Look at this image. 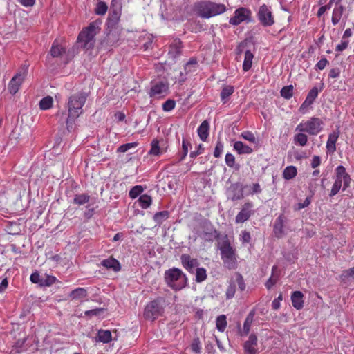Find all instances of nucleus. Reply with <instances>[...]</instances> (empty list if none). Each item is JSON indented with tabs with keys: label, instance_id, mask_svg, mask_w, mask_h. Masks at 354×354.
<instances>
[{
	"label": "nucleus",
	"instance_id": "f257e3e1",
	"mask_svg": "<svg viewBox=\"0 0 354 354\" xmlns=\"http://www.w3.org/2000/svg\"><path fill=\"white\" fill-rule=\"evenodd\" d=\"M226 10L227 8L224 4L210 1L196 2L193 6V12L203 19H209L221 15Z\"/></svg>",
	"mask_w": 354,
	"mask_h": 354
},
{
	"label": "nucleus",
	"instance_id": "f03ea898",
	"mask_svg": "<svg viewBox=\"0 0 354 354\" xmlns=\"http://www.w3.org/2000/svg\"><path fill=\"white\" fill-rule=\"evenodd\" d=\"M87 99V94L84 92H77L71 94L68 99L66 108L68 109V118L66 124L68 125L71 121H74L82 113V107Z\"/></svg>",
	"mask_w": 354,
	"mask_h": 354
},
{
	"label": "nucleus",
	"instance_id": "7ed1b4c3",
	"mask_svg": "<svg viewBox=\"0 0 354 354\" xmlns=\"http://www.w3.org/2000/svg\"><path fill=\"white\" fill-rule=\"evenodd\" d=\"M165 280L168 286L175 290H180L187 286V279L183 271L176 268L166 270Z\"/></svg>",
	"mask_w": 354,
	"mask_h": 354
},
{
	"label": "nucleus",
	"instance_id": "20e7f679",
	"mask_svg": "<svg viewBox=\"0 0 354 354\" xmlns=\"http://www.w3.org/2000/svg\"><path fill=\"white\" fill-rule=\"evenodd\" d=\"M218 248L221 251V257L225 267L231 270L235 269L236 266V257L235 249L231 246L227 236L218 243Z\"/></svg>",
	"mask_w": 354,
	"mask_h": 354
},
{
	"label": "nucleus",
	"instance_id": "39448f33",
	"mask_svg": "<svg viewBox=\"0 0 354 354\" xmlns=\"http://www.w3.org/2000/svg\"><path fill=\"white\" fill-rule=\"evenodd\" d=\"M100 21H93L79 34L77 39L82 44L83 48L89 49L94 46L95 37L100 30Z\"/></svg>",
	"mask_w": 354,
	"mask_h": 354
},
{
	"label": "nucleus",
	"instance_id": "423d86ee",
	"mask_svg": "<svg viewBox=\"0 0 354 354\" xmlns=\"http://www.w3.org/2000/svg\"><path fill=\"white\" fill-rule=\"evenodd\" d=\"M351 178L342 165H339L335 169V180L333 185L330 196H334L340 190L343 183L342 190H346L350 186Z\"/></svg>",
	"mask_w": 354,
	"mask_h": 354
},
{
	"label": "nucleus",
	"instance_id": "0eeeda50",
	"mask_svg": "<svg viewBox=\"0 0 354 354\" xmlns=\"http://www.w3.org/2000/svg\"><path fill=\"white\" fill-rule=\"evenodd\" d=\"M324 122L317 117L302 120L295 128V131H304L310 136H317L323 129Z\"/></svg>",
	"mask_w": 354,
	"mask_h": 354
},
{
	"label": "nucleus",
	"instance_id": "6e6552de",
	"mask_svg": "<svg viewBox=\"0 0 354 354\" xmlns=\"http://www.w3.org/2000/svg\"><path fill=\"white\" fill-rule=\"evenodd\" d=\"M165 303V301L162 297H158L149 302L145 308V318L149 320H154L160 316L164 311Z\"/></svg>",
	"mask_w": 354,
	"mask_h": 354
},
{
	"label": "nucleus",
	"instance_id": "1a4fd4ad",
	"mask_svg": "<svg viewBox=\"0 0 354 354\" xmlns=\"http://www.w3.org/2000/svg\"><path fill=\"white\" fill-rule=\"evenodd\" d=\"M252 11L245 7H240L236 9L233 16L230 19L229 24L232 26H238L241 23L248 24L252 21Z\"/></svg>",
	"mask_w": 354,
	"mask_h": 354
},
{
	"label": "nucleus",
	"instance_id": "9d476101",
	"mask_svg": "<svg viewBox=\"0 0 354 354\" xmlns=\"http://www.w3.org/2000/svg\"><path fill=\"white\" fill-rule=\"evenodd\" d=\"M27 74L28 66L23 65L8 84V89L11 94L15 95L19 91L20 86L26 77Z\"/></svg>",
	"mask_w": 354,
	"mask_h": 354
},
{
	"label": "nucleus",
	"instance_id": "9b49d317",
	"mask_svg": "<svg viewBox=\"0 0 354 354\" xmlns=\"http://www.w3.org/2000/svg\"><path fill=\"white\" fill-rule=\"evenodd\" d=\"M257 15L260 23L265 27L271 26L274 24V18L271 8L266 4L259 7Z\"/></svg>",
	"mask_w": 354,
	"mask_h": 354
},
{
	"label": "nucleus",
	"instance_id": "f8f14e48",
	"mask_svg": "<svg viewBox=\"0 0 354 354\" xmlns=\"http://www.w3.org/2000/svg\"><path fill=\"white\" fill-rule=\"evenodd\" d=\"M108 32L104 39L101 42V45L105 49H109L110 48L117 45L120 39V30L118 28H108Z\"/></svg>",
	"mask_w": 354,
	"mask_h": 354
},
{
	"label": "nucleus",
	"instance_id": "ddd939ff",
	"mask_svg": "<svg viewBox=\"0 0 354 354\" xmlns=\"http://www.w3.org/2000/svg\"><path fill=\"white\" fill-rule=\"evenodd\" d=\"M203 230L198 233V235L205 241L212 242L218 239L219 233L210 222H205L203 224Z\"/></svg>",
	"mask_w": 354,
	"mask_h": 354
},
{
	"label": "nucleus",
	"instance_id": "4468645a",
	"mask_svg": "<svg viewBox=\"0 0 354 354\" xmlns=\"http://www.w3.org/2000/svg\"><path fill=\"white\" fill-rule=\"evenodd\" d=\"M243 187L241 183H236L232 184L226 191V195L228 199L232 201H238L243 198V189L248 187Z\"/></svg>",
	"mask_w": 354,
	"mask_h": 354
},
{
	"label": "nucleus",
	"instance_id": "2eb2a0df",
	"mask_svg": "<svg viewBox=\"0 0 354 354\" xmlns=\"http://www.w3.org/2000/svg\"><path fill=\"white\" fill-rule=\"evenodd\" d=\"M342 0H337L335 7L333 10L331 22L333 25H337L344 17L345 19H347L348 14H345L346 7L341 3Z\"/></svg>",
	"mask_w": 354,
	"mask_h": 354
},
{
	"label": "nucleus",
	"instance_id": "dca6fc26",
	"mask_svg": "<svg viewBox=\"0 0 354 354\" xmlns=\"http://www.w3.org/2000/svg\"><path fill=\"white\" fill-rule=\"evenodd\" d=\"M169 92V84L162 81L152 83L150 91V97L165 96Z\"/></svg>",
	"mask_w": 354,
	"mask_h": 354
},
{
	"label": "nucleus",
	"instance_id": "f3484780",
	"mask_svg": "<svg viewBox=\"0 0 354 354\" xmlns=\"http://www.w3.org/2000/svg\"><path fill=\"white\" fill-rule=\"evenodd\" d=\"M252 203H245L242 206L241 211L237 214L235 218L236 223H242L248 221L252 215Z\"/></svg>",
	"mask_w": 354,
	"mask_h": 354
},
{
	"label": "nucleus",
	"instance_id": "a211bd4d",
	"mask_svg": "<svg viewBox=\"0 0 354 354\" xmlns=\"http://www.w3.org/2000/svg\"><path fill=\"white\" fill-rule=\"evenodd\" d=\"M180 261L184 268L190 273H193L194 269L199 265L198 261L196 259L192 258L190 255L187 254H183L180 256Z\"/></svg>",
	"mask_w": 354,
	"mask_h": 354
},
{
	"label": "nucleus",
	"instance_id": "6ab92c4d",
	"mask_svg": "<svg viewBox=\"0 0 354 354\" xmlns=\"http://www.w3.org/2000/svg\"><path fill=\"white\" fill-rule=\"evenodd\" d=\"M257 337L254 334H251L248 339L243 344L245 354H257Z\"/></svg>",
	"mask_w": 354,
	"mask_h": 354
},
{
	"label": "nucleus",
	"instance_id": "aec40b11",
	"mask_svg": "<svg viewBox=\"0 0 354 354\" xmlns=\"http://www.w3.org/2000/svg\"><path fill=\"white\" fill-rule=\"evenodd\" d=\"M286 221V217L283 214H281L276 219L274 226H273V232L274 236L279 239L283 237L286 232L284 230V223Z\"/></svg>",
	"mask_w": 354,
	"mask_h": 354
},
{
	"label": "nucleus",
	"instance_id": "412c9836",
	"mask_svg": "<svg viewBox=\"0 0 354 354\" xmlns=\"http://www.w3.org/2000/svg\"><path fill=\"white\" fill-rule=\"evenodd\" d=\"M121 12L122 10H120L119 7H118L117 9H114L113 10H111V12L106 21L108 28H118V24L120 19Z\"/></svg>",
	"mask_w": 354,
	"mask_h": 354
},
{
	"label": "nucleus",
	"instance_id": "4be33fe9",
	"mask_svg": "<svg viewBox=\"0 0 354 354\" xmlns=\"http://www.w3.org/2000/svg\"><path fill=\"white\" fill-rule=\"evenodd\" d=\"M339 132L333 131L328 135V140L326 142L327 153L333 154L336 151V142L339 138Z\"/></svg>",
	"mask_w": 354,
	"mask_h": 354
},
{
	"label": "nucleus",
	"instance_id": "5701e85b",
	"mask_svg": "<svg viewBox=\"0 0 354 354\" xmlns=\"http://www.w3.org/2000/svg\"><path fill=\"white\" fill-rule=\"evenodd\" d=\"M101 265L107 270H111L114 272H118L121 269L120 262L113 257L102 260L101 261Z\"/></svg>",
	"mask_w": 354,
	"mask_h": 354
},
{
	"label": "nucleus",
	"instance_id": "b1692460",
	"mask_svg": "<svg viewBox=\"0 0 354 354\" xmlns=\"http://www.w3.org/2000/svg\"><path fill=\"white\" fill-rule=\"evenodd\" d=\"M319 93V90L317 87H313L308 93V95L305 100V101L302 103L300 106V111L307 108L310 106L317 98Z\"/></svg>",
	"mask_w": 354,
	"mask_h": 354
},
{
	"label": "nucleus",
	"instance_id": "393cba45",
	"mask_svg": "<svg viewBox=\"0 0 354 354\" xmlns=\"http://www.w3.org/2000/svg\"><path fill=\"white\" fill-rule=\"evenodd\" d=\"M304 295L300 291H295L291 295V301L293 307L297 310H300L304 306Z\"/></svg>",
	"mask_w": 354,
	"mask_h": 354
},
{
	"label": "nucleus",
	"instance_id": "a878e982",
	"mask_svg": "<svg viewBox=\"0 0 354 354\" xmlns=\"http://www.w3.org/2000/svg\"><path fill=\"white\" fill-rule=\"evenodd\" d=\"M254 311H251L247 315L243 326V330H240L239 333L241 336L248 335L250 330V327L254 321Z\"/></svg>",
	"mask_w": 354,
	"mask_h": 354
},
{
	"label": "nucleus",
	"instance_id": "bb28decb",
	"mask_svg": "<svg viewBox=\"0 0 354 354\" xmlns=\"http://www.w3.org/2000/svg\"><path fill=\"white\" fill-rule=\"evenodd\" d=\"M66 50L64 46L60 45L59 44V41L57 40L54 41V42L52 44L50 54L53 57H61L64 53H65Z\"/></svg>",
	"mask_w": 354,
	"mask_h": 354
},
{
	"label": "nucleus",
	"instance_id": "cd10ccee",
	"mask_svg": "<svg viewBox=\"0 0 354 354\" xmlns=\"http://www.w3.org/2000/svg\"><path fill=\"white\" fill-rule=\"evenodd\" d=\"M209 125L207 120H204L198 127L197 131L201 140L205 141L209 136Z\"/></svg>",
	"mask_w": 354,
	"mask_h": 354
},
{
	"label": "nucleus",
	"instance_id": "c85d7f7f",
	"mask_svg": "<svg viewBox=\"0 0 354 354\" xmlns=\"http://www.w3.org/2000/svg\"><path fill=\"white\" fill-rule=\"evenodd\" d=\"M112 340V335L109 330H100L97 332V336L95 339L97 342L108 344Z\"/></svg>",
	"mask_w": 354,
	"mask_h": 354
},
{
	"label": "nucleus",
	"instance_id": "c756f323",
	"mask_svg": "<svg viewBox=\"0 0 354 354\" xmlns=\"http://www.w3.org/2000/svg\"><path fill=\"white\" fill-rule=\"evenodd\" d=\"M233 147L234 150H236L239 154H250L253 151L250 147L245 145L241 141H236L234 143Z\"/></svg>",
	"mask_w": 354,
	"mask_h": 354
},
{
	"label": "nucleus",
	"instance_id": "7c9ffc66",
	"mask_svg": "<svg viewBox=\"0 0 354 354\" xmlns=\"http://www.w3.org/2000/svg\"><path fill=\"white\" fill-rule=\"evenodd\" d=\"M88 295L87 290L84 288H77L72 290L68 297L72 299H80L86 297Z\"/></svg>",
	"mask_w": 354,
	"mask_h": 354
},
{
	"label": "nucleus",
	"instance_id": "2f4dec72",
	"mask_svg": "<svg viewBox=\"0 0 354 354\" xmlns=\"http://www.w3.org/2000/svg\"><path fill=\"white\" fill-rule=\"evenodd\" d=\"M298 133L295 134L294 136V143L296 145H299L301 147H304L306 145L308 142V136L307 133H306L304 131H297Z\"/></svg>",
	"mask_w": 354,
	"mask_h": 354
},
{
	"label": "nucleus",
	"instance_id": "473e14b6",
	"mask_svg": "<svg viewBox=\"0 0 354 354\" xmlns=\"http://www.w3.org/2000/svg\"><path fill=\"white\" fill-rule=\"evenodd\" d=\"M253 58L254 55L251 53V51L249 50H246L245 53V57L243 64V69L244 71H248L251 68Z\"/></svg>",
	"mask_w": 354,
	"mask_h": 354
},
{
	"label": "nucleus",
	"instance_id": "72a5a7b5",
	"mask_svg": "<svg viewBox=\"0 0 354 354\" xmlns=\"http://www.w3.org/2000/svg\"><path fill=\"white\" fill-rule=\"evenodd\" d=\"M181 48V41L179 39H176L170 46V50L169 51V53L171 54L173 57H176L180 54Z\"/></svg>",
	"mask_w": 354,
	"mask_h": 354
},
{
	"label": "nucleus",
	"instance_id": "f704fd0d",
	"mask_svg": "<svg viewBox=\"0 0 354 354\" xmlns=\"http://www.w3.org/2000/svg\"><path fill=\"white\" fill-rule=\"evenodd\" d=\"M169 212L165 210L156 213L153 215V218L158 225H160L165 221H166L169 218Z\"/></svg>",
	"mask_w": 354,
	"mask_h": 354
},
{
	"label": "nucleus",
	"instance_id": "c9c22d12",
	"mask_svg": "<svg viewBox=\"0 0 354 354\" xmlns=\"http://www.w3.org/2000/svg\"><path fill=\"white\" fill-rule=\"evenodd\" d=\"M152 202V199L151 196L147 194L142 195L139 197L138 200V205L142 209L148 208Z\"/></svg>",
	"mask_w": 354,
	"mask_h": 354
},
{
	"label": "nucleus",
	"instance_id": "e433bc0d",
	"mask_svg": "<svg viewBox=\"0 0 354 354\" xmlns=\"http://www.w3.org/2000/svg\"><path fill=\"white\" fill-rule=\"evenodd\" d=\"M297 173V168L295 166H288L285 168L283 176L286 180H290L296 176Z\"/></svg>",
	"mask_w": 354,
	"mask_h": 354
},
{
	"label": "nucleus",
	"instance_id": "4c0bfd02",
	"mask_svg": "<svg viewBox=\"0 0 354 354\" xmlns=\"http://www.w3.org/2000/svg\"><path fill=\"white\" fill-rule=\"evenodd\" d=\"M216 328L220 332H223L227 326L226 316L219 315L216 321Z\"/></svg>",
	"mask_w": 354,
	"mask_h": 354
},
{
	"label": "nucleus",
	"instance_id": "58836bf2",
	"mask_svg": "<svg viewBox=\"0 0 354 354\" xmlns=\"http://www.w3.org/2000/svg\"><path fill=\"white\" fill-rule=\"evenodd\" d=\"M53 100L50 96L42 98L39 102V107L42 110L49 109L53 105Z\"/></svg>",
	"mask_w": 354,
	"mask_h": 354
},
{
	"label": "nucleus",
	"instance_id": "ea45409f",
	"mask_svg": "<svg viewBox=\"0 0 354 354\" xmlns=\"http://www.w3.org/2000/svg\"><path fill=\"white\" fill-rule=\"evenodd\" d=\"M277 266H273L272 269V275L267 281L266 286L268 289H270L276 283L278 279V275L275 274Z\"/></svg>",
	"mask_w": 354,
	"mask_h": 354
},
{
	"label": "nucleus",
	"instance_id": "a19ab883",
	"mask_svg": "<svg viewBox=\"0 0 354 354\" xmlns=\"http://www.w3.org/2000/svg\"><path fill=\"white\" fill-rule=\"evenodd\" d=\"M90 196L88 194H77L75 196L73 202L74 203L82 205L89 201Z\"/></svg>",
	"mask_w": 354,
	"mask_h": 354
},
{
	"label": "nucleus",
	"instance_id": "79ce46f5",
	"mask_svg": "<svg viewBox=\"0 0 354 354\" xmlns=\"http://www.w3.org/2000/svg\"><path fill=\"white\" fill-rule=\"evenodd\" d=\"M107 4L105 2L101 1L100 0L96 5L95 12L98 15H104L107 12Z\"/></svg>",
	"mask_w": 354,
	"mask_h": 354
},
{
	"label": "nucleus",
	"instance_id": "37998d69",
	"mask_svg": "<svg viewBox=\"0 0 354 354\" xmlns=\"http://www.w3.org/2000/svg\"><path fill=\"white\" fill-rule=\"evenodd\" d=\"M207 279L206 270L203 268H197L196 270V281L201 283Z\"/></svg>",
	"mask_w": 354,
	"mask_h": 354
},
{
	"label": "nucleus",
	"instance_id": "c03bdc74",
	"mask_svg": "<svg viewBox=\"0 0 354 354\" xmlns=\"http://www.w3.org/2000/svg\"><path fill=\"white\" fill-rule=\"evenodd\" d=\"M281 95L285 99H290L293 95V86L289 85L282 88L280 91Z\"/></svg>",
	"mask_w": 354,
	"mask_h": 354
},
{
	"label": "nucleus",
	"instance_id": "a18cd8bd",
	"mask_svg": "<svg viewBox=\"0 0 354 354\" xmlns=\"http://www.w3.org/2000/svg\"><path fill=\"white\" fill-rule=\"evenodd\" d=\"M143 192V188L141 185H136L133 187L129 191V195L131 198H137Z\"/></svg>",
	"mask_w": 354,
	"mask_h": 354
},
{
	"label": "nucleus",
	"instance_id": "49530a36",
	"mask_svg": "<svg viewBox=\"0 0 354 354\" xmlns=\"http://www.w3.org/2000/svg\"><path fill=\"white\" fill-rule=\"evenodd\" d=\"M234 92V88L231 86H225L221 93V98L225 103V100L230 96Z\"/></svg>",
	"mask_w": 354,
	"mask_h": 354
},
{
	"label": "nucleus",
	"instance_id": "de8ad7c7",
	"mask_svg": "<svg viewBox=\"0 0 354 354\" xmlns=\"http://www.w3.org/2000/svg\"><path fill=\"white\" fill-rule=\"evenodd\" d=\"M340 277L343 281L349 280L350 279L354 280V267L344 270Z\"/></svg>",
	"mask_w": 354,
	"mask_h": 354
},
{
	"label": "nucleus",
	"instance_id": "09e8293b",
	"mask_svg": "<svg viewBox=\"0 0 354 354\" xmlns=\"http://www.w3.org/2000/svg\"><path fill=\"white\" fill-rule=\"evenodd\" d=\"M56 281V277L51 275H45L42 277L41 286H50Z\"/></svg>",
	"mask_w": 354,
	"mask_h": 354
},
{
	"label": "nucleus",
	"instance_id": "8fccbe9b",
	"mask_svg": "<svg viewBox=\"0 0 354 354\" xmlns=\"http://www.w3.org/2000/svg\"><path fill=\"white\" fill-rule=\"evenodd\" d=\"M160 153L159 142L157 140H153L151 142V148L149 151V153L153 156H158Z\"/></svg>",
	"mask_w": 354,
	"mask_h": 354
},
{
	"label": "nucleus",
	"instance_id": "3c124183",
	"mask_svg": "<svg viewBox=\"0 0 354 354\" xmlns=\"http://www.w3.org/2000/svg\"><path fill=\"white\" fill-rule=\"evenodd\" d=\"M236 292V284L233 282H230L225 292V296L227 299H232Z\"/></svg>",
	"mask_w": 354,
	"mask_h": 354
},
{
	"label": "nucleus",
	"instance_id": "603ef678",
	"mask_svg": "<svg viewBox=\"0 0 354 354\" xmlns=\"http://www.w3.org/2000/svg\"><path fill=\"white\" fill-rule=\"evenodd\" d=\"M241 137L248 141H250V142H252V143L257 142V139H256L254 133H252L251 131H243V133H241Z\"/></svg>",
	"mask_w": 354,
	"mask_h": 354
},
{
	"label": "nucleus",
	"instance_id": "864d4df0",
	"mask_svg": "<svg viewBox=\"0 0 354 354\" xmlns=\"http://www.w3.org/2000/svg\"><path fill=\"white\" fill-rule=\"evenodd\" d=\"M176 102L174 100L169 99L162 104V109L165 111H170L175 108Z\"/></svg>",
	"mask_w": 354,
	"mask_h": 354
},
{
	"label": "nucleus",
	"instance_id": "5fc2aeb1",
	"mask_svg": "<svg viewBox=\"0 0 354 354\" xmlns=\"http://www.w3.org/2000/svg\"><path fill=\"white\" fill-rule=\"evenodd\" d=\"M138 145L136 142H129L122 145L118 148V152L124 153L131 148L136 147Z\"/></svg>",
	"mask_w": 354,
	"mask_h": 354
},
{
	"label": "nucleus",
	"instance_id": "6e6d98bb",
	"mask_svg": "<svg viewBox=\"0 0 354 354\" xmlns=\"http://www.w3.org/2000/svg\"><path fill=\"white\" fill-rule=\"evenodd\" d=\"M223 151V144L221 140H218L214 149V156L219 158Z\"/></svg>",
	"mask_w": 354,
	"mask_h": 354
},
{
	"label": "nucleus",
	"instance_id": "4d7b16f0",
	"mask_svg": "<svg viewBox=\"0 0 354 354\" xmlns=\"http://www.w3.org/2000/svg\"><path fill=\"white\" fill-rule=\"evenodd\" d=\"M191 348L194 353H199L201 352V342L198 337H196L193 339Z\"/></svg>",
	"mask_w": 354,
	"mask_h": 354
},
{
	"label": "nucleus",
	"instance_id": "13d9d810",
	"mask_svg": "<svg viewBox=\"0 0 354 354\" xmlns=\"http://www.w3.org/2000/svg\"><path fill=\"white\" fill-rule=\"evenodd\" d=\"M236 282L240 290H241V291L245 290L246 286H245L243 276L239 273L236 274Z\"/></svg>",
	"mask_w": 354,
	"mask_h": 354
},
{
	"label": "nucleus",
	"instance_id": "bf43d9fd",
	"mask_svg": "<svg viewBox=\"0 0 354 354\" xmlns=\"http://www.w3.org/2000/svg\"><path fill=\"white\" fill-rule=\"evenodd\" d=\"M225 161L226 165L230 167H234L235 165V158L232 153H227L225 155Z\"/></svg>",
	"mask_w": 354,
	"mask_h": 354
},
{
	"label": "nucleus",
	"instance_id": "052dcab7",
	"mask_svg": "<svg viewBox=\"0 0 354 354\" xmlns=\"http://www.w3.org/2000/svg\"><path fill=\"white\" fill-rule=\"evenodd\" d=\"M250 191L247 194L248 195H253L261 192V188L258 183H254L250 186Z\"/></svg>",
	"mask_w": 354,
	"mask_h": 354
},
{
	"label": "nucleus",
	"instance_id": "680f3d73",
	"mask_svg": "<svg viewBox=\"0 0 354 354\" xmlns=\"http://www.w3.org/2000/svg\"><path fill=\"white\" fill-rule=\"evenodd\" d=\"M189 146H190V143L189 142H187L185 140H183V142H182L183 154H182V157L180 159V160H183L185 158V156L187 155Z\"/></svg>",
	"mask_w": 354,
	"mask_h": 354
},
{
	"label": "nucleus",
	"instance_id": "e2e57ef3",
	"mask_svg": "<svg viewBox=\"0 0 354 354\" xmlns=\"http://www.w3.org/2000/svg\"><path fill=\"white\" fill-rule=\"evenodd\" d=\"M328 64V61L326 57L322 58L315 65V69L323 70Z\"/></svg>",
	"mask_w": 354,
	"mask_h": 354
},
{
	"label": "nucleus",
	"instance_id": "0e129e2a",
	"mask_svg": "<svg viewBox=\"0 0 354 354\" xmlns=\"http://www.w3.org/2000/svg\"><path fill=\"white\" fill-rule=\"evenodd\" d=\"M104 310L103 308H97L89 310H86L84 312V315L86 316H97Z\"/></svg>",
	"mask_w": 354,
	"mask_h": 354
},
{
	"label": "nucleus",
	"instance_id": "69168bd1",
	"mask_svg": "<svg viewBox=\"0 0 354 354\" xmlns=\"http://www.w3.org/2000/svg\"><path fill=\"white\" fill-rule=\"evenodd\" d=\"M251 236L248 232L244 230L240 235V240L243 243H248L250 241Z\"/></svg>",
	"mask_w": 354,
	"mask_h": 354
},
{
	"label": "nucleus",
	"instance_id": "338daca9",
	"mask_svg": "<svg viewBox=\"0 0 354 354\" xmlns=\"http://www.w3.org/2000/svg\"><path fill=\"white\" fill-rule=\"evenodd\" d=\"M30 279V281H32V283H39L41 286L42 277H40V275L38 272H36L32 273Z\"/></svg>",
	"mask_w": 354,
	"mask_h": 354
},
{
	"label": "nucleus",
	"instance_id": "774afa93",
	"mask_svg": "<svg viewBox=\"0 0 354 354\" xmlns=\"http://www.w3.org/2000/svg\"><path fill=\"white\" fill-rule=\"evenodd\" d=\"M203 151H204V147L202 144H200V145H198L196 150L192 151L190 153V157L192 158H194L196 156H198V155L202 154L203 153Z\"/></svg>",
	"mask_w": 354,
	"mask_h": 354
}]
</instances>
